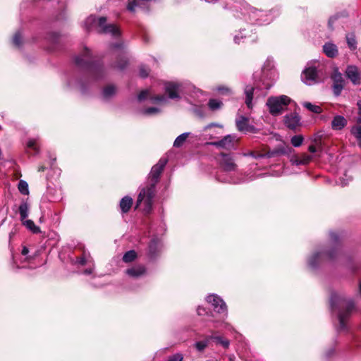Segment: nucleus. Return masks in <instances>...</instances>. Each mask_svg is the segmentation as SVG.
Segmentation results:
<instances>
[{
  "label": "nucleus",
  "mask_w": 361,
  "mask_h": 361,
  "mask_svg": "<svg viewBox=\"0 0 361 361\" xmlns=\"http://www.w3.org/2000/svg\"><path fill=\"white\" fill-rule=\"evenodd\" d=\"M166 163V159L161 158L159 159V162L152 168L149 175V185L147 188H143L139 193L136 207H139L140 204L143 202L145 204L144 210L146 213L149 212L152 209V200L155 195V185Z\"/></svg>",
  "instance_id": "1"
},
{
  "label": "nucleus",
  "mask_w": 361,
  "mask_h": 361,
  "mask_svg": "<svg viewBox=\"0 0 361 361\" xmlns=\"http://www.w3.org/2000/svg\"><path fill=\"white\" fill-rule=\"evenodd\" d=\"M330 305L332 310L337 308H345L343 310H339L338 313L339 321L338 331H345L346 329V319L355 308L354 302L351 300H346L334 293L331 295Z\"/></svg>",
  "instance_id": "2"
},
{
  "label": "nucleus",
  "mask_w": 361,
  "mask_h": 361,
  "mask_svg": "<svg viewBox=\"0 0 361 361\" xmlns=\"http://www.w3.org/2000/svg\"><path fill=\"white\" fill-rule=\"evenodd\" d=\"M85 29L88 31L98 28V32L111 34L114 37L120 35L119 29L114 24H106V18L101 17L97 18L94 16H89L85 21Z\"/></svg>",
  "instance_id": "3"
},
{
  "label": "nucleus",
  "mask_w": 361,
  "mask_h": 361,
  "mask_svg": "<svg viewBox=\"0 0 361 361\" xmlns=\"http://www.w3.org/2000/svg\"><path fill=\"white\" fill-rule=\"evenodd\" d=\"M291 99L286 95L270 97L267 101L269 113L274 116L281 114L287 109Z\"/></svg>",
  "instance_id": "4"
},
{
  "label": "nucleus",
  "mask_w": 361,
  "mask_h": 361,
  "mask_svg": "<svg viewBox=\"0 0 361 361\" xmlns=\"http://www.w3.org/2000/svg\"><path fill=\"white\" fill-rule=\"evenodd\" d=\"M246 15L247 16V20H249L251 23L259 25L268 24L273 19L269 12L257 10L253 7H248L247 8Z\"/></svg>",
  "instance_id": "5"
},
{
  "label": "nucleus",
  "mask_w": 361,
  "mask_h": 361,
  "mask_svg": "<svg viewBox=\"0 0 361 361\" xmlns=\"http://www.w3.org/2000/svg\"><path fill=\"white\" fill-rule=\"evenodd\" d=\"M302 80L307 85H313L319 82L317 70L314 66L307 67L302 73Z\"/></svg>",
  "instance_id": "6"
},
{
  "label": "nucleus",
  "mask_w": 361,
  "mask_h": 361,
  "mask_svg": "<svg viewBox=\"0 0 361 361\" xmlns=\"http://www.w3.org/2000/svg\"><path fill=\"white\" fill-rule=\"evenodd\" d=\"M207 301L212 305L215 312L223 314L224 317L227 315L226 305L218 295L214 294L209 295L207 298Z\"/></svg>",
  "instance_id": "7"
},
{
  "label": "nucleus",
  "mask_w": 361,
  "mask_h": 361,
  "mask_svg": "<svg viewBox=\"0 0 361 361\" xmlns=\"http://www.w3.org/2000/svg\"><path fill=\"white\" fill-rule=\"evenodd\" d=\"M331 79L333 80L332 89L334 94L335 96L338 97L341 94L344 87L345 80L343 79L342 74L337 70L333 73Z\"/></svg>",
  "instance_id": "8"
},
{
  "label": "nucleus",
  "mask_w": 361,
  "mask_h": 361,
  "mask_svg": "<svg viewBox=\"0 0 361 361\" xmlns=\"http://www.w3.org/2000/svg\"><path fill=\"white\" fill-rule=\"evenodd\" d=\"M182 84L176 82H166L164 84L166 92L171 99H179L182 92Z\"/></svg>",
  "instance_id": "9"
},
{
  "label": "nucleus",
  "mask_w": 361,
  "mask_h": 361,
  "mask_svg": "<svg viewBox=\"0 0 361 361\" xmlns=\"http://www.w3.org/2000/svg\"><path fill=\"white\" fill-rule=\"evenodd\" d=\"M237 129L243 133H256L257 132L255 126L250 125L249 119L245 116H240L235 120Z\"/></svg>",
  "instance_id": "10"
},
{
  "label": "nucleus",
  "mask_w": 361,
  "mask_h": 361,
  "mask_svg": "<svg viewBox=\"0 0 361 361\" xmlns=\"http://www.w3.org/2000/svg\"><path fill=\"white\" fill-rule=\"evenodd\" d=\"M218 161L220 166L226 171H231L235 169L236 166L232 157L228 154H221Z\"/></svg>",
  "instance_id": "11"
},
{
  "label": "nucleus",
  "mask_w": 361,
  "mask_h": 361,
  "mask_svg": "<svg viewBox=\"0 0 361 361\" xmlns=\"http://www.w3.org/2000/svg\"><path fill=\"white\" fill-rule=\"evenodd\" d=\"M348 78L354 84L360 85L361 83V73L355 66H348L345 71Z\"/></svg>",
  "instance_id": "12"
},
{
  "label": "nucleus",
  "mask_w": 361,
  "mask_h": 361,
  "mask_svg": "<svg viewBox=\"0 0 361 361\" xmlns=\"http://www.w3.org/2000/svg\"><path fill=\"white\" fill-rule=\"evenodd\" d=\"M237 140V137L234 135H228L225 136L222 140L212 142L213 145L217 147H221L224 148H231L233 146V142Z\"/></svg>",
  "instance_id": "13"
},
{
  "label": "nucleus",
  "mask_w": 361,
  "mask_h": 361,
  "mask_svg": "<svg viewBox=\"0 0 361 361\" xmlns=\"http://www.w3.org/2000/svg\"><path fill=\"white\" fill-rule=\"evenodd\" d=\"M284 123L288 128L295 129L299 126L300 117L296 114H288L284 118Z\"/></svg>",
  "instance_id": "14"
},
{
  "label": "nucleus",
  "mask_w": 361,
  "mask_h": 361,
  "mask_svg": "<svg viewBox=\"0 0 361 361\" xmlns=\"http://www.w3.org/2000/svg\"><path fill=\"white\" fill-rule=\"evenodd\" d=\"M146 271V269L143 265L137 264L126 270V274L133 278L142 276Z\"/></svg>",
  "instance_id": "15"
},
{
  "label": "nucleus",
  "mask_w": 361,
  "mask_h": 361,
  "mask_svg": "<svg viewBox=\"0 0 361 361\" xmlns=\"http://www.w3.org/2000/svg\"><path fill=\"white\" fill-rule=\"evenodd\" d=\"M347 125V120L342 116H336L331 121V128L334 130H339Z\"/></svg>",
  "instance_id": "16"
},
{
  "label": "nucleus",
  "mask_w": 361,
  "mask_h": 361,
  "mask_svg": "<svg viewBox=\"0 0 361 361\" xmlns=\"http://www.w3.org/2000/svg\"><path fill=\"white\" fill-rule=\"evenodd\" d=\"M323 51L324 54L330 58H334L338 54V48L336 44L333 43H326L323 46Z\"/></svg>",
  "instance_id": "17"
},
{
  "label": "nucleus",
  "mask_w": 361,
  "mask_h": 361,
  "mask_svg": "<svg viewBox=\"0 0 361 361\" xmlns=\"http://www.w3.org/2000/svg\"><path fill=\"white\" fill-rule=\"evenodd\" d=\"M90 59V51L85 48L82 56L75 58V62L79 66H84L89 63Z\"/></svg>",
  "instance_id": "18"
},
{
  "label": "nucleus",
  "mask_w": 361,
  "mask_h": 361,
  "mask_svg": "<svg viewBox=\"0 0 361 361\" xmlns=\"http://www.w3.org/2000/svg\"><path fill=\"white\" fill-rule=\"evenodd\" d=\"M255 89L252 86H246L244 90L245 94V104L249 109L253 106L252 99Z\"/></svg>",
  "instance_id": "19"
},
{
  "label": "nucleus",
  "mask_w": 361,
  "mask_h": 361,
  "mask_svg": "<svg viewBox=\"0 0 361 361\" xmlns=\"http://www.w3.org/2000/svg\"><path fill=\"white\" fill-rule=\"evenodd\" d=\"M133 204V199L129 196H126L120 201V208L123 213L128 212Z\"/></svg>",
  "instance_id": "20"
},
{
  "label": "nucleus",
  "mask_w": 361,
  "mask_h": 361,
  "mask_svg": "<svg viewBox=\"0 0 361 361\" xmlns=\"http://www.w3.org/2000/svg\"><path fill=\"white\" fill-rule=\"evenodd\" d=\"M29 209L30 207L27 202H23L20 204L18 210L21 221L25 220L26 218L28 216Z\"/></svg>",
  "instance_id": "21"
},
{
  "label": "nucleus",
  "mask_w": 361,
  "mask_h": 361,
  "mask_svg": "<svg viewBox=\"0 0 361 361\" xmlns=\"http://www.w3.org/2000/svg\"><path fill=\"white\" fill-rule=\"evenodd\" d=\"M346 42L348 47L351 51H355L357 49V40L354 33H348L345 35Z\"/></svg>",
  "instance_id": "22"
},
{
  "label": "nucleus",
  "mask_w": 361,
  "mask_h": 361,
  "mask_svg": "<svg viewBox=\"0 0 361 361\" xmlns=\"http://www.w3.org/2000/svg\"><path fill=\"white\" fill-rule=\"evenodd\" d=\"M22 224L33 233H39L41 230L39 226H36L33 221L30 219H25L22 221Z\"/></svg>",
  "instance_id": "23"
},
{
  "label": "nucleus",
  "mask_w": 361,
  "mask_h": 361,
  "mask_svg": "<svg viewBox=\"0 0 361 361\" xmlns=\"http://www.w3.org/2000/svg\"><path fill=\"white\" fill-rule=\"evenodd\" d=\"M323 256L322 252L314 253L308 260V264L311 267H315L317 265L318 262L321 259Z\"/></svg>",
  "instance_id": "24"
},
{
  "label": "nucleus",
  "mask_w": 361,
  "mask_h": 361,
  "mask_svg": "<svg viewBox=\"0 0 361 361\" xmlns=\"http://www.w3.org/2000/svg\"><path fill=\"white\" fill-rule=\"evenodd\" d=\"M190 135V133H182L181 135H178L174 142H173V146L175 147H181L184 142H185L186 139Z\"/></svg>",
  "instance_id": "25"
},
{
  "label": "nucleus",
  "mask_w": 361,
  "mask_h": 361,
  "mask_svg": "<svg viewBox=\"0 0 361 361\" xmlns=\"http://www.w3.org/2000/svg\"><path fill=\"white\" fill-rule=\"evenodd\" d=\"M223 106V102L221 100L216 99H211L209 100L208 106L212 111H216L220 109Z\"/></svg>",
  "instance_id": "26"
},
{
  "label": "nucleus",
  "mask_w": 361,
  "mask_h": 361,
  "mask_svg": "<svg viewBox=\"0 0 361 361\" xmlns=\"http://www.w3.org/2000/svg\"><path fill=\"white\" fill-rule=\"evenodd\" d=\"M116 93V87L114 85H108L106 86L103 92L102 95L104 99H109Z\"/></svg>",
  "instance_id": "27"
},
{
  "label": "nucleus",
  "mask_w": 361,
  "mask_h": 361,
  "mask_svg": "<svg viewBox=\"0 0 361 361\" xmlns=\"http://www.w3.org/2000/svg\"><path fill=\"white\" fill-rule=\"evenodd\" d=\"M303 106L315 114H320L322 112V108L319 106L312 104L310 102H305Z\"/></svg>",
  "instance_id": "28"
},
{
  "label": "nucleus",
  "mask_w": 361,
  "mask_h": 361,
  "mask_svg": "<svg viewBox=\"0 0 361 361\" xmlns=\"http://www.w3.org/2000/svg\"><path fill=\"white\" fill-rule=\"evenodd\" d=\"M137 257V254L134 250H130L125 253L123 257V262L128 263L133 262Z\"/></svg>",
  "instance_id": "29"
},
{
  "label": "nucleus",
  "mask_w": 361,
  "mask_h": 361,
  "mask_svg": "<svg viewBox=\"0 0 361 361\" xmlns=\"http://www.w3.org/2000/svg\"><path fill=\"white\" fill-rule=\"evenodd\" d=\"M19 191L23 194V195H28L29 194V190H28V184L26 181L23 180H20L18 183V185Z\"/></svg>",
  "instance_id": "30"
},
{
  "label": "nucleus",
  "mask_w": 361,
  "mask_h": 361,
  "mask_svg": "<svg viewBox=\"0 0 361 361\" xmlns=\"http://www.w3.org/2000/svg\"><path fill=\"white\" fill-rule=\"evenodd\" d=\"M303 140V137L300 135H298L292 137L290 142L295 147H298L302 144Z\"/></svg>",
  "instance_id": "31"
},
{
  "label": "nucleus",
  "mask_w": 361,
  "mask_h": 361,
  "mask_svg": "<svg viewBox=\"0 0 361 361\" xmlns=\"http://www.w3.org/2000/svg\"><path fill=\"white\" fill-rule=\"evenodd\" d=\"M211 339H214L216 341L219 343H220L224 348H228L229 346V341L227 339H224L222 337L211 336Z\"/></svg>",
  "instance_id": "32"
},
{
  "label": "nucleus",
  "mask_w": 361,
  "mask_h": 361,
  "mask_svg": "<svg viewBox=\"0 0 361 361\" xmlns=\"http://www.w3.org/2000/svg\"><path fill=\"white\" fill-rule=\"evenodd\" d=\"M351 133L356 137L359 141L360 145H361V126H354L351 129Z\"/></svg>",
  "instance_id": "33"
},
{
  "label": "nucleus",
  "mask_w": 361,
  "mask_h": 361,
  "mask_svg": "<svg viewBox=\"0 0 361 361\" xmlns=\"http://www.w3.org/2000/svg\"><path fill=\"white\" fill-rule=\"evenodd\" d=\"M13 43L17 47H20L22 44V35L20 31L17 32L13 38Z\"/></svg>",
  "instance_id": "34"
},
{
  "label": "nucleus",
  "mask_w": 361,
  "mask_h": 361,
  "mask_svg": "<svg viewBox=\"0 0 361 361\" xmlns=\"http://www.w3.org/2000/svg\"><path fill=\"white\" fill-rule=\"evenodd\" d=\"M208 345V340L196 342L195 346L198 351H202Z\"/></svg>",
  "instance_id": "35"
},
{
  "label": "nucleus",
  "mask_w": 361,
  "mask_h": 361,
  "mask_svg": "<svg viewBox=\"0 0 361 361\" xmlns=\"http://www.w3.org/2000/svg\"><path fill=\"white\" fill-rule=\"evenodd\" d=\"M27 146L28 148L32 149L35 152H38L39 151L37 140L35 139H30L28 141Z\"/></svg>",
  "instance_id": "36"
},
{
  "label": "nucleus",
  "mask_w": 361,
  "mask_h": 361,
  "mask_svg": "<svg viewBox=\"0 0 361 361\" xmlns=\"http://www.w3.org/2000/svg\"><path fill=\"white\" fill-rule=\"evenodd\" d=\"M160 111V110L158 108L156 107H150L145 109L143 111V114L146 115H152L154 114H157Z\"/></svg>",
  "instance_id": "37"
},
{
  "label": "nucleus",
  "mask_w": 361,
  "mask_h": 361,
  "mask_svg": "<svg viewBox=\"0 0 361 361\" xmlns=\"http://www.w3.org/2000/svg\"><path fill=\"white\" fill-rule=\"evenodd\" d=\"M149 70L147 67L144 66L140 67L139 74L140 77L146 78L149 75Z\"/></svg>",
  "instance_id": "38"
},
{
  "label": "nucleus",
  "mask_w": 361,
  "mask_h": 361,
  "mask_svg": "<svg viewBox=\"0 0 361 361\" xmlns=\"http://www.w3.org/2000/svg\"><path fill=\"white\" fill-rule=\"evenodd\" d=\"M300 159L302 161V165H305L310 163V161L312 160V157L307 154H302Z\"/></svg>",
  "instance_id": "39"
},
{
  "label": "nucleus",
  "mask_w": 361,
  "mask_h": 361,
  "mask_svg": "<svg viewBox=\"0 0 361 361\" xmlns=\"http://www.w3.org/2000/svg\"><path fill=\"white\" fill-rule=\"evenodd\" d=\"M149 91L147 90H142L139 94H138V100L139 101H142L144 99H145L147 96L149 95Z\"/></svg>",
  "instance_id": "40"
},
{
  "label": "nucleus",
  "mask_w": 361,
  "mask_h": 361,
  "mask_svg": "<svg viewBox=\"0 0 361 361\" xmlns=\"http://www.w3.org/2000/svg\"><path fill=\"white\" fill-rule=\"evenodd\" d=\"M152 101L155 103L166 102L167 99L164 95H159L152 98Z\"/></svg>",
  "instance_id": "41"
},
{
  "label": "nucleus",
  "mask_w": 361,
  "mask_h": 361,
  "mask_svg": "<svg viewBox=\"0 0 361 361\" xmlns=\"http://www.w3.org/2000/svg\"><path fill=\"white\" fill-rule=\"evenodd\" d=\"M217 90L222 94H229L231 93V90L226 87H219Z\"/></svg>",
  "instance_id": "42"
},
{
  "label": "nucleus",
  "mask_w": 361,
  "mask_h": 361,
  "mask_svg": "<svg viewBox=\"0 0 361 361\" xmlns=\"http://www.w3.org/2000/svg\"><path fill=\"white\" fill-rule=\"evenodd\" d=\"M183 356L180 354H176L172 356L169 361H183Z\"/></svg>",
  "instance_id": "43"
},
{
  "label": "nucleus",
  "mask_w": 361,
  "mask_h": 361,
  "mask_svg": "<svg viewBox=\"0 0 361 361\" xmlns=\"http://www.w3.org/2000/svg\"><path fill=\"white\" fill-rule=\"evenodd\" d=\"M157 244V242L156 240H152L150 243V245H149V252L152 255L154 254V248H155V245Z\"/></svg>",
  "instance_id": "44"
},
{
  "label": "nucleus",
  "mask_w": 361,
  "mask_h": 361,
  "mask_svg": "<svg viewBox=\"0 0 361 361\" xmlns=\"http://www.w3.org/2000/svg\"><path fill=\"white\" fill-rule=\"evenodd\" d=\"M127 65V61L123 60L121 63L117 64V68L119 69H123Z\"/></svg>",
  "instance_id": "45"
},
{
  "label": "nucleus",
  "mask_w": 361,
  "mask_h": 361,
  "mask_svg": "<svg viewBox=\"0 0 361 361\" xmlns=\"http://www.w3.org/2000/svg\"><path fill=\"white\" fill-rule=\"evenodd\" d=\"M292 164L296 166L301 165L302 161H300V158H295L291 159Z\"/></svg>",
  "instance_id": "46"
},
{
  "label": "nucleus",
  "mask_w": 361,
  "mask_h": 361,
  "mask_svg": "<svg viewBox=\"0 0 361 361\" xmlns=\"http://www.w3.org/2000/svg\"><path fill=\"white\" fill-rule=\"evenodd\" d=\"M330 238H331V240L332 241H334V242L337 241L338 239V235L336 233H334V232L330 233Z\"/></svg>",
  "instance_id": "47"
},
{
  "label": "nucleus",
  "mask_w": 361,
  "mask_h": 361,
  "mask_svg": "<svg viewBox=\"0 0 361 361\" xmlns=\"http://www.w3.org/2000/svg\"><path fill=\"white\" fill-rule=\"evenodd\" d=\"M197 312L199 315H203L206 313L205 309L202 307H198Z\"/></svg>",
  "instance_id": "48"
},
{
  "label": "nucleus",
  "mask_w": 361,
  "mask_h": 361,
  "mask_svg": "<svg viewBox=\"0 0 361 361\" xmlns=\"http://www.w3.org/2000/svg\"><path fill=\"white\" fill-rule=\"evenodd\" d=\"M357 105L358 106L359 114L361 116V100L357 102ZM357 122H361V117L358 118Z\"/></svg>",
  "instance_id": "49"
},
{
  "label": "nucleus",
  "mask_w": 361,
  "mask_h": 361,
  "mask_svg": "<svg viewBox=\"0 0 361 361\" xmlns=\"http://www.w3.org/2000/svg\"><path fill=\"white\" fill-rule=\"evenodd\" d=\"M337 18L335 16H332L329 20V27H332L333 23L336 20Z\"/></svg>",
  "instance_id": "50"
},
{
  "label": "nucleus",
  "mask_w": 361,
  "mask_h": 361,
  "mask_svg": "<svg viewBox=\"0 0 361 361\" xmlns=\"http://www.w3.org/2000/svg\"><path fill=\"white\" fill-rule=\"evenodd\" d=\"M77 262L82 265H84L86 263V260L84 257H80Z\"/></svg>",
  "instance_id": "51"
},
{
  "label": "nucleus",
  "mask_w": 361,
  "mask_h": 361,
  "mask_svg": "<svg viewBox=\"0 0 361 361\" xmlns=\"http://www.w3.org/2000/svg\"><path fill=\"white\" fill-rule=\"evenodd\" d=\"M308 150L311 152V153H314L316 152V147L314 145H310L308 148Z\"/></svg>",
  "instance_id": "52"
},
{
  "label": "nucleus",
  "mask_w": 361,
  "mask_h": 361,
  "mask_svg": "<svg viewBox=\"0 0 361 361\" xmlns=\"http://www.w3.org/2000/svg\"><path fill=\"white\" fill-rule=\"evenodd\" d=\"M28 252H29V250H28V248H27V247H23V250H22V254H23V255H26Z\"/></svg>",
  "instance_id": "53"
},
{
  "label": "nucleus",
  "mask_w": 361,
  "mask_h": 361,
  "mask_svg": "<svg viewBox=\"0 0 361 361\" xmlns=\"http://www.w3.org/2000/svg\"><path fill=\"white\" fill-rule=\"evenodd\" d=\"M326 255H327V257H328L329 259H332V258H334L333 252H329L326 253Z\"/></svg>",
  "instance_id": "54"
},
{
  "label": "nucleus",
  "mask_w": 361,
  "mask_h": 361,
  "mask_svg": "<svg viewBox=\"0 0 361 361\" xmlns=\"http://www.w3.org/2000/svg\"><path fill=\"white\" fill-rule=\"evenodd\" d=\"M92 273V270L91 269H85L84 271V274H90Z\"/></svg>",
  "instance_id": "55"
},
{
  "label": "nucleus",
  "mask_w": 361,
  "mask_h": 361,
  "mask_svg": "<svg viewBox=\"0 0 361 361\" xmlns=\"http://www.w3.org/2000/svg\"><path fill=\"white\" fill-rule=\"evenodd\" d=\"M210 126H219V127H221V126H220V125L215 124V123H212V124H210L209 126H207V128H209V127H210Z\"/></svg>",
  "instance_id": "56"
},
{
  "label": "nucleus",
  "mask_w": 361,
  "mask_h": 361,
  "mask_svg": "<svg viewBox=\"0 0 361 361\" xmlns=\"http://www.w3.org/2000/svg\"><path fill=\"white\" fill-rule=\"evenodd\" d=\"M238 38H239V37H238V36H235V37H234V40H235V42L236 43H239Z\"/></svg>",
  "instance_id": "57"
},
{
  "label": "nucleus",
  "mask_w": 361,
  "mask_h": 361,
  "mask_svg": "<svg viewBox=\"0 0 361 361\" xmlns=\"http://www.w3.org/2000/svg\"><path fill=\"white\" fill-rule=\"evenodd\" d=\"M44 170V167L42 166L39 169V171H43Z\"/></svg>",
  "instance_id": "58"
},
{
  "label": "nucleus",
  "mask_w": 361,
  "mask_h": 361,
  "mask_svg": "<svg viewBox=\"0 0 361 361\" xmlns=\"http://www.w3.org/2000/svg\"><path fill=\"white\" fill-rule=\"evenodd\" d=\"M346 184H347L346 183L341 182V186H344V185H345Z\"/></svg>",
  "instance_id": "59"
},
{
  "label": "nucleus",
  "mask_w": 361,
  "mask_h": 361,
  "mask_svg": "<svg viewBox=\"0 0 361 361\" xmlns=\"http://www.w3.org/2000/svg\"><path fill=\"white\" fill-rule=\"evenodd\" d=\"M359 291H360V293L361 294V282L360 283V290H359Z\"/></svg>",
  "instance_id": "60"
},
{
  "label": "nucleus",
  "mask_w": 361,
  "mask_h": 361,
  "mask_svg": "<svg viewBox=\"0 0 361 361\" xmlns=\"http://www.w3.org/2000/svg\"><path fill=\"white\" fill-rule=\"evenodd\" d=\"M250 155L254 157V154H253V152H251V153H250Z\"/></svg>",
  "instance_id": "61"
}]
</instances>
